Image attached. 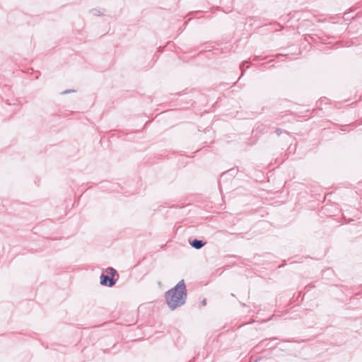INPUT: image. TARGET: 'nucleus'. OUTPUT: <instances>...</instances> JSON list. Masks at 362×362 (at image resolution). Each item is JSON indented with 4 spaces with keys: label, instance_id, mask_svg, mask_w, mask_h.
I'll use <instances>...</instances> for the list:
<instances>
[{
    "label": "nucleus",
    "instance_id": "1",
    "mask_svg": "<svg viewBox=\"0 0 362 362\" xmlns=\"http://www.w3.org/2000/svg\"><path fill=\"white\" fill-rule=\"evenodd\" d=\"M186 296L185 285L184 281L181 280L174 288L166 292L167 304L171 310H175L185 303Z\"/></svg>",
    "mask_w": 362,
    "mask_h": 362
},
{
    "label": "nucleus",
    "instance_id": "2",
    "mask_svg": "<svg viewBox=\"0 0 362 362\" xmlns=\"http://www.w3.org/2000/svg\"><path fill=\"white\" fill-rule=\"evenodd\" d=\"M107 281H109L110 286H112L115 284V281L112 279H109V277L103 274L101 276L100 284L103 285H106Z\"/></svg>",
    "mask_w": 362,
    "mask_h": 362
},
{
    "label": "nucleus",
    "instance_id": "3",
    "mask_svg": "<svg viewBox=\"0 0 362 362\" xmlns=\"http://www.w3.org/2000/svg\"><path fill=\"white\" fill-rule=\"evenodd\" d=\"M191 245L196 249H200L204 246V243H202V241L199 240H194Z\"/></svg>",
    "mask_w": 362,
    "mask_h": 362
},
{
    "label": "nucleus",
    "instance_id": "4",
    "mask_svg": "<svg viewBox=\"0 0 362 362\" xmlns=\"http://www.w3.org/2000/svg\"><path fill=\"white\" fill-rule=\"evenodd\" d=\"M106 272L108 274H111L112 276H113L116 273V271L113 268L109 267L106 269Z\"/></svg>",
    "mask_w": 362,
    "mask_h": 362
}]
</instances>
